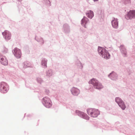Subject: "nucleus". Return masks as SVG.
<instances>
[{"label":"nucleus","instance_id":"obj_17","mask_svg":"<svg viewBox=\"0 0 135 135\" xmlns=\"http://www.w3.org/2000/svg\"><path fill=\"white\" fill-rule=\"evenodd\" d=\"M3 52L4 54H6L8 52V49L6 48L4 46H3Z\"/></svg>","mask_w":135,"mask_h":135},{"label":"nucleus","instance_id":"obj_13","mask_svg":"<svg viewBox=\"0 0 135 135\" xmlns=\"http://www.w3.org/2000/svg\"><path fill=\"white\" fill-rule=\"evenodd\" d=\"M98 81L95 79H93L89 81V83L93 84L95 87L96 85L98 84Z\"/></svg>","mask_w":135,"mask_h":135},{"label":"nucleus","instance_id":"obj_16","mask_svg":"<svg viewBox=\"0 0 135 135\" xmlns=\"http://www.w3.org/2000/svg\"><path fill=\"white\" fill-rule=\"evenodd\" d=\"M97 84H98L96 85L95 88L99 89L103 88V86L101 83L98 82Z\"/></svg>","mask_w":135,"mask_h":135},{"label":"nucleus","instance_id":"obj_3","mask_svg":"<svg viewBox=\"0 0 135 135\" xmlns=\"http://www.w3.org/2000/svg\"><path fill=\"white\" fill-rule=\"evenodd\" d=\"M87 112L91 116L93 117H97L99 113L98 110L92 108L88 109Z\"/></svg>","mask_w":135,"mask_h":135},{"label":"nucleus","instance_id":"obj_14","mask_svg":"<svg viewBox=\"0 0 135 135\" xmlns=\"http://www.w3.org/2000/svg\"><path fill=\"white\" fill-rule=\"evenodd\" d=\"M80 114V116L83 118H84L86 120H88L89 119V117L86 114L84 113L81 112H79Z\"/></svg>","mask_w":135,"mask_h":135},{"label":"nucleus","instance_id":"obj_21","mask_svg":"<svg viewBox=\"0 0 135 135\" xmlns=\"http://www.w3.org/2000/svg\"><path fill=\"white\" fill-rule=\"evenodd\" d=\"M27 116L28 118H30L32 117V115L31 114H29L27 115Z\"/></svg>","mask_w":135,"mask_h":135},{"label":"nucleus","instance_id":"obj_2","mask_svg":"<svg viewBox=\"0 0 135 135\" xmlns=\"http://www.w3.org/2000/svg\"><path fill=\"white\" fill-rule=\"evenodd\" d=\"M9 89L8 86L7 84L4 82L0 83V91L3 93H7Z\"/></svg>","mask_w":135,"mask_h":135},{"label":"nucleus","instance_id":"obj_5","mask_svg":"<svg viewBox=\"0 0 135 135\" xmlns=\"http://www.w3.org/2000/svg\"><path fill=\"white\" fill-rule=\"evenodd\" d=\"M115 101L123 110L125 109L126 106L124 103L120 98L119 97L116 98Z\"/></svg>","mask_w":135,"mask_h":135},{"label":"nucleus","instance_id":"obj_20","mask_svg":"<svg viewBox=\"0 0 135 135\" xmlns=\"http://www.w3.org/2000/svg\"><path fill=\"white\" fill-rule=\"evenodd\" d=\"M44 60H42V64L43 65L45 66V67H46V61H45L44 62Z\"/></svg>","mask_w":135,"mask_h":135},{"label":"nucleus","instance_id":"obj_23","mask_svg":"<svg viewBox=\"0 0 135 135\" xmlns=\"http://www.w3.org/2000/svg\"><path fill=\"white\" fill-rule=\"evenodd\" d=\"M93 1H98V0H93Z\"/></svg>","mask_w":135,"mask_h":135},{"label":"nucleus","instance_id":"obj_9","mask_svg":"<svg viewBox=\"0 0 135 135\" xmlns=\"http://www.w3.org/2000/svg\"><path fill=\"white\" fill-rule=\"evenodd\" d=\"M112 25L113 26L114 28H116L118 25V23L117 19L114 18L112 20Z\"/></svg>","mask_w":135,"mask_h":135},{"label":"nucleus","instance_id":"obj_7","mask_svg":"<svg viewBox=\"0 0 135 135\" xmlns=\"http://www.w3.org/2000/svg\"><path fill=\"white\" fill-rule=\"evenodd\" d=\"M43 103L46 107L49 108L51 106V102L50 99L47 97L43 98Z\"/></svg>","mask_w":135,"mask_h":135},{"label":"nucleus","instance_id":"obj_10","mask_svg":"<svg viewBox=\"0 0 135 135\" xmlns=\"http://www.w3.org/2000/svg\"><path fill=\"white\" fill-rule=\"evenodd\" d=\"M0 62L1 64L4 65L6 66L8 64L7 60L5 58L3 57L1 58Z\"/></svg>","mask_w":135,"mask_h":135},{"label":"nucleus","instance_id":"obj_24","mask_svg":"<svg viewBox=\"0 0 135 135\" xmlns=\"http://www.w3.org/2000/svg\"><path fill=\"white\" fill-rule=\"evenodd\" d=\"M25 117V116H24V117Z\"/></svg>","mask_w":135,"mask_h":135},{"label":"nucleus","instance_id":"obj_18","mask_svg":"<svg viewBox=\"0 0 135 135\" xmlns=\"http://www.w3.org/2000/svg\"><path fill=\"white\" fill-rule=\"evenodd\" d=\"M78 91V90L76 89L75 88H73L72 89V92L73 93H75V94L76 93H77V91Z\"/></svg>","mask_w":135,"mask_h":135},{"label":"nucleus","instance_id":"obj_19","mask_svg":"<svg viewBox=\"0 0 135 135\" xmlns=\"http://www.w3.org/2000/svg\"><path fill=\"white\" fill-rule=\"evenodd\" d=\"M122 53H123L125 55H126V49L125 48H124L122 50Z\"/></svg>","mask_w":135,"mask_h":135},{"label":"nucleus","instance_id":"obj_22","mask_svg":"<svg viewBox=\"0 0 135 135\" xmlns=\"http://www.w3.org/2000/svg\"><path fill=\"white\" fill-rule=\"evenodd\" d=\"M17 1H18L19 2H21V1L22 0H17Z\"/></svg>","mask_w":135,"mask_h":135},{"label":"nucleus","instance_id":"obj_11","mask_svg":"<svg viewBox=\"0 0 135 135\" xmlns=\"http://www.w3.org/2000/svg\"><path fill=\"white\" fill-rule=\"evenodd\" d=\"M24 68H26L27 67H31L32 65L31 63L28 61H25L23 63Z\"/></svg>","mask_w":135,"mask_h":135},{"label":"nucleus","instance_id":"obj_6","mask_svg":"<svg viewBox=\"0 0 135 135\" xmlns=\"http://www.w3.org/2000/svg\"><path fill=\"white\" fill-rule=\"evenodd\" d=\"M4 38L7 41L10 40L11 38V35L10 32L7 30H5L2 33Z\"/></svg>","mask_w":135,"mask_h":135},{"label":"nucleus","instance_id":"obj_4","mask_svg":"<svg viewBox=\"0 0 135 135\" xmlns=\"http://www.w3.org/2000/svg\"><path fill=\"white\" fill-rule=\"evenodd\" d=\"M12 52L15 56L17 59L20 58L21 56V51L17 47H15L12 50Z\"/></svg>","mask_w":135,"mask_h":135},{"label":"nucleus","instance_id":"obj_1","mask_svg":"<svg viewBox=\"0 0 135 135\" xmlns=\"http://www.w3.org/2000/svg\"><path fill=\"white\" fill-rule=\"evenodd\" d=\"M98 51L99 54H100L102 56V57L106 59H109L110 57V55L105 49L102 47H98Z\"/></svg>","mask_w":135,"mask_h":135},{"label":"nucleus","instance_id":"obj_8","mask_svg":"<svg viewBox=\"0 0 135 135\" xmlns=\"http://www.w3.org/2000/svg\"><path fill=\"white\" fill-rule=\"evenodd\" d=\"M135 17V11H130L125 16V18L127 20L131 19Z\"/></svg>","mask_w":135,"mask_h":135},{"label":"nucleus","instance_id":"obj_15","mask_svg":"<svg viewBox=\"0 0 135 135\" xmlns=\"http://www.w3.org/2000/svg\"><path fill=\"white\" fill-rule=\"evenodd\" d=\"M88 19L86 18H83L81 21V24L83 25H84L85 27H86L85 24L87 23Z\"/></svg>","mask_w":135,"mask_h":135},{"label":"nucleus","instance_id":"obj_12","mask_svg":"<svg viewBox=\"0 0 135 135\" xmlns=\"http://www.w3.org/2000/svg\"><path fill=\"white\" fill-rule=\"evenodd\" d=\"M86 14L88 17L90 18H91L94 16L93 12L90 10L88 11Z\"/></svg>","mask_w":135,"mask_h":135}]
</instances>
